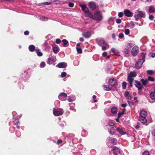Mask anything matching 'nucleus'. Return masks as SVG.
Segmentation results:
<instances>
[{
    "label": "nucleus",
    "mask_w": 155,
    "mask_h": 155,
    "mask_svg": "<svg viewBox=\"0 0 155 155\" xmlns=\"http://www.w3.org/2000/svg\"><path fill=\"white\" fill-rule=\"evenodd\" d=\"M120 153V151L119 150V149L115 147L114 148V153L115 155H117L118 153Z\"/></svg>",
    "instance_id": "obj_24"
},
{
    "label": "nucleus",
    "mask_w": 155,
    "mask_h": 155,
    "mask_svg": "<svg viewBox=\"0 0 155 155\" xmlns=\"http://www.w3.org/2000/svg\"><path fill=\"white\" fill-rule=\"evenodd\" d=\"M41 20L43 21H45L47 20V18L44 17H42L40 18Z\"/></svg>",
    "instance_id": "obj_44"
},
{
    "label": "nucleus",
    "mask_w": 155,
    "mask_h": 155,
    "mask_svg": "<svg viewBox=\"0 0 155 155\" xmlns=\"http://www.w3.org/2000/svg\"><path fill=\"white\" fill-rule=\"evenodd\" d=\"M104 88V90L106 91H110V89L108 85H106L104 84L102 86Z\"/></svg>",
    "instance_id": "obj_29"
},
{
    "label": "nucleus",
    "mask_w": 155,
    "mask_h": 155,
    "mask_svg": "<svg viewBox=\"0 0 155 155\" xmlns=\"http://www.w3.org/2000/svg\"><path fill=\"white\" fill-rule=\"evenodd\" d=\"M147 73L149 74H152L154 73V72L153 70H147Z\"/></svg>",
    "instance_id": "obj_42"
},
{
    "label": "nucleus",
    "mask_w": 155,
    "mask_h": 155,
    "mask_svg": "<svg viewBox=\"0 0 155 155\" xmlns=\"http://www.w3.org/2000/svg\"><path fill=\"white\" fill-rule=\"evenodd\" d=\"M124 37V35L123 33H120L119 35V37L120 38H122Z\"/></svg>",
    "instance_id": "obj_51"
},
{
    "label": "nucleus",
    "mask_w": 155,
    "mask_h": 155,
    "mask_svg": "<svg viewBox=\"0 0 155 155\" xmlns=\"http://www.w3.org/2000/svg\"><path fill=\"white\" fill-rule=\"evenodd\" d=\"M127 86V83L126 82H124L123 83L122 87L123 89H125L126 88Z\"/></svg>",
    "instance_id": "obj_43"
},
{
    "label": "nucleus",
    "mask_w": 155,
    "mask_h": 155,
    "mask_svg": "<svg viewBox=\"0 0 155 155\" xmlns=\"http://www.w3.org/2000/svg\"><path fill=\"white\" fill-rule=\"evenodd\" d=\"M140 81L142 82V84L143 86H145L148 82V80H144L143 78Z\"/></svg>",
    "instance_id": "obj_28"
},
{
    "label": "nucleus",
    "mask_w": 155,
    "mask_h": 155,
    "mask_svg": "<svg viewBox=\"0 0 155 155\" xmlns=\"http://www.w3.org/2000/svg\"><path fill=\"white\" fill-rule=\"evenodd\" d=\"M106 43L105 42L104 40L102 39L100 40L99 42V44L101 46L105 45Z\"/></svg>",
    "instance_id": "obj_35"
},
{
    "label": "nucleus",
    "mask_w": 155,
    "mask_h": 155,
    "mask_svg": "<svg viewBox=\"0 0 155 155\" xmlns=\"http://www.w3.org/2000/svg\"><path fill=\"white\" fill-rule=\"evenodd\" d=\"M67 95L64 93H61L58 96L59 99L61 101H64L66 99Z\"/></svg>",
    "instance_id": "obj_9"
},
{
    "label": "nucleus",
    "mask_w": 155,
    "mask_h": 155,
    "mask_svg": "<svg viewBox=\"0 0 155 155\" xmlns=\"http://www.w3.org/2000/svg\"><path fill=\"white\" fill-rule=\"evenodd\" d=\"M137 87L138 89L139 90H141L142 89V86L141 85H137L135 86Z\"/></svg>",
    "instance_id": "obj_54"
},
{
    "label": "nucleus",
    "mask_w": 155,
    "mask_h": 155,
    "mask_svg": "<svg viewBox=\"0 0 155 155\" xmlns=\"http://www.w3.org/2000/svg\"><path fill=\"white\" fill-rule=\"evenodd\" d=\"M67 74L65 72H62L61 74V76L62 78L64 77Z\"/></svg>",
    "instance_id": "obj_45"
},
{
    "label": "nucleus",
    "mask_w": 155,
    "mask_h": 155,
    "mask_svg": "<svg viewBox=\"0 0 155 155\" xmlns=\"http://www.w3.org/2000/svg\"><path fill=\"white\" fill-rule=\"evenodd\" d=\"M80 6L81 7L82 9L84 12L88 10V8L84 5H80Z\"/></svg>",
    "instance_id": "obj_30"
},
{
    "label": "nucleus",
    "mask_w": 155,
    "mask_h": 155,
    "mask_svg": "<svg viewBox=\"0 0 155 155\" xmlns=\"http://www.w3.org/2000/svg\"><path fill=\"white\" fill-rule=\"evenodd\" d=\"M142 155H150V153L148 151H145L143 153Z\"/></svg>",
    "instance_id": "obj_46"
},
{
    "label": "nucleus",
    "mask_w": 155,
    "mask_h": 155,
    "mask_svg": "<svg viewBox=\"0 0 155 155\" xmlns=\"http://www.w3.org/2000/svg\"><path fill=\"white\" fill-rule=\"evenodd\" d=\"M84 12L85 16L91 18H93V15L89 11V9L85 11Z\"/></svg>",
    "instance_id": "obj_12"
},
{
    "label": "nucleus",
    "mask_w": 155,
    "mask_h": 155,
    "mask_svg": "<svg viewBox=\"0 0 155 155\" xmlns=\"http://www.w3.org/2000/svg\"><path fill=\"white\" fill-rule=\"evenodd\" d=\"M52 50L53 51L55 54H57L59 51L58 48L57 47H53Z\"/></svg>",
    "instance_id": "obj_31"
},
{
    "label": "nucleus",
    "mask_w": 155,
    "mask_h": 155,
    "mask_svg": "<svg viewBox=\"0 0 155 155\" xmlns=\"http://www.w3.org/2000/svg\"><path fill=\"white\" fill-rule=\"evenodd\" d=\"M149 18L150 20H153V16L152 15H150L149 16Z\"/></svg>",
    "instance_id": "obj_58"
},
{
    "label": "nucleus",
    "mask_w": 155,
    "mask_h": 155,
    "mask_svg": "<svg viewBox=\"0 0 155 155\" xmlns=\"http://www.w3.org/2000/svg\"><path fill=\"white\" fill-rule=\"evenodd\" d=\"M54 61L53 58H48V63L49 64H52Z\"/></svg>",
    "instance_id": "obj_32"
},
{
    "label": "nucleus",
    "mask_w": 155,
    "mask_h": 155,
    "mask_svg": "<svg viewBox=\"0 0 155 155\" xmlns=\"http://www.w3.org/2000/svg\"><path fill=\"white\" fill-rule=\"evenodd\" d=\"M111 111L112 114H115L117 113V107H114L111 109Z\"/></svg>",
    "instance_id": "obj_17"
},
{
    "label": "nucleus",
    "mask_w": 155,
    "mask_h": 155,
    "mask_svg": "<svg viewBox=\"0 0 155 155\" xmlns=\"http://www.w3.org/2000/svg\"><path fill=\"white\" fill-rule=\"evenodd\" d=\"M108 83L110 86H114L117 84L116 80L114 78H110L109 80Z\"/></svg>",
    "instance_id": "obj_10"
},
{
    "label": "nucleus",
    "mask_w": 155,
    "mask_h": 155,
    "mask_svg": "<svg viewBox=\"0 0 155 155\" xmlns=\"http://www.w3.org/2000/svg\"><path fill=\"white\" fill-rule=\"evenodd\" d=\"M68 5L69 6L71 7H72L74 6V4L73 3H69Z\"/></svg>",
    "instance_id": "obj_59"
},
{
    "label": "nucleus",
    "mask_w": 155,
    "mask_h": 155,
    "mask_svg": "<svg viewBox=\"0 0 155 155\" xmlns=\"http://www.w3.org/2000/svg\"><path fill=\"white\" fill-rule=\"evenodd\" d=\"M149 12L150 13L155 12V8L153 6H150L149 9Z\"/></svg>",
    "instance_id": "obj_26"
},
{
    "label": "nucleus",
    "mask_w": 155,
    "mask_h": 155,
    "mask_svg": "<svg viewBox=\"0 0 155 155\" xmlns=\"http://www.w3.org/2000/svg\"><path fill=\"white\" fill-rule=\"evenodd\" d=\"M107 53L106 52H104L103 53L102 55L104 57H105L107 56Z\"/></svg>",
    "instance_id": "obj_61"
},
{
    "label": "nucleus",
    "mask_w": 155,
    "mask_h": 155,
    "mask_svg": "<svg viewBox=\"0 0 155 155\" xmlns=\"http://www.w3.org/2000/svg\"><path fill=\"white\" fill-rule=\"evenodd\" d=\"M137 12L138 14H135L134 15V17L136 21H137L139 18H145L146 14L145 12L140 11L139 10H137Z\"/></svg>",
    "instance_id": "obj_2"
},
{
    "label": "nucleus",
    "mask_w": 155,
    "mask_h": 155,
    "mask_svg": "<svg viewBox=\"0 0 155 155\" xmlns=\"http://www.w3.org/2000/svg\"><path fill=\"white\" fill-rule=\"evenodd\" d=\"M148 81H155V79L153 77L150 76L148 77Z\"/></svg>",
    "instance_id": "obj_39"
},
{
    "label": "nucleus",
    "mask_w": 155,
    "mask_h": 155,
    "mask_svg": "<svg viewBox=\"0 0 155 155\" xmlns=\"http://www.w3.org/2000/svg\"><path fill=\"white\" fill-rule=\"evenodd\" d=\"M147 115L146 111L143 110H141L140 113V116H142L143 117H146Z\"/></svg>",
    "instance_id": "obj_20"
},
{
    "label": "nucleus",
    "mask_w": 155,
    "mask_h": 155,
    "mask_svg": "<svg viewBox=\"0 0 155 155\" xmlns=\"http://www.w3.org/2000/svg\"><path fill=\"white\" fill-rule=\"evenodd\" d=\"M117 130L118 132L122 135H124L126 134L122 129H120L119 128L117 127Z\"/></svg>",
    "instance_id": "obj_25"
},
{
    "label": "nucleus",
    "mask_w": 155,
    "mask_h": 155,
    "mask_svg": "<svg viewBox=\"0 0 155 155\" xmlns=\"http://www.w3.org/2000/svg\"><path fill=\"white\" fill-rule=\"evenodd\" d=\"M29 34V32L28 31H26L24 32V34L25 35H28Z\"/></svg>",
    "instance_id": "obj_57"
},
{
    "label": "nucleus",
    "mask_w": 155,
    "mask_h": 155,
    "mask_svg": "<svg viewBox=\"0 0 155 155\" xmlns=\"http://www.w3.org/2000/svg\"><path fill=\"white\" fill-rule=\"evenodd\" d=\"M111 50L113 52V53L115 55H119V51L118 50L115 49L114 48H112L111 49Z\"/></svg>",
    "instance_id": "obj_18"
},
{
    "label": "nucleus",
    "mask_w": 155,
    "mask_h": 155,
    "mask_svg": "<svg viewBox=\"0 0 155 155\" xmlns=\"http://www.w3.org/2000/svg\"><path fill=\"white\" fill-rule=\"evenodd\" d=\"M139 120L141 122L144 123H146L147 121L146 117H143L142 116H140Z\"/></svg>",
    "instance_id": "obj_15"
},
{
    "label": "nucleus",
    "mask_w": 155,
    "mask_h": 155,
    "mask_svg": "<svg viewBox=\"0 0 155 155\" xmlns=\"http://www.w3.org/2000/svg\"><path fill=\"white\" fill-rule=\"evenodd\" d=\"M15 125L18 128H19L20 127L19 123L18 121H17L15 122Z\"/></svg>",
    "instance_id": "obj_49"
},
{
    "label": "nucleus",
    "mask_w": 155,
    "mask_h": 155,
    "mask_svg": "<svg viewBox=\"0 0 155 155\" xmlns=\"http://www.w3.org/2000/svg\"><path fill=\"white\" fill-rule=\"evenodd\" d=\"M124 13L125 15L127 17H131L133 14V12H131L129 10L127 9H125L124 11Z\"/></svg>",
    "instance_id": "obj_8"
},
{
    "label": "nucleus",
    "mask_w": 155,
    "mask_h": 155,
    "mask_svg": "<svg viewBox=\"0 0 155 155\" xmlns=\"http://www.w3.org/2000/svg\"><path fill=\"white\" fill-rule=\"evenodd\" d=\"M127 81L129 82L130 84V87H132V86L133 82L134 81V79L131 77L130 76H128Z\"/></svg>",
    "instance_id": "obj_14"
},
{
    "label": "nucleus",
    "mask_w": 155,
    "mask_h": 155,
    "mask_svg": "<svg viewBox=\"0 0 155 155\" xmlns=\"http://www.w3.org/2000/svg\"><path fill=\"white\" fill-rule=\"evenodd\" d=\"M124 15V13L122 12H120L118 14V16L119 17H122Z\"/></svg>",
    "instance_id": "obj_52"
},
{
    "label": "nucleus",
    "mask_w": 155,
    "mask_h": 155,
    "mask_svg": "<svg viewBox=\"0 0 155 155\" xmlns=\"http://www.w3.org/2000/svg\"><path fill=\"white\" fill-rule=\"evenodd\" d=\"M125 95L127 99L130 100L131 99V97L129 94V93L128 91H126L125 92Z\"/></svg>",
    "instance_id": "obj_34"
},
{
    "label": "nucleus",
    "mask_w": 155,
    "mask_h": 155,
    "mask_svg": "<svg viewBox=\"0 0 155 155\" xmlns=\"http://www.w3.org/2000/svg\"><path fill=\"white\" fill-rule=\"evenodd\" d=\"M62 142V141L61 140H58L57 142V144H59L61 143Z\"/></svg>",
    "instance_id": "obj_63"
},
{
    "label": "nucleus",
    "mask_w": 155,
    "mask_h": 155,
    "mask_svg": "<svg viewBox=\"0 0 155 155\" xmlns=\"http://www.w3.org/2000/svg\"><path fill=\"white\" fill-rule=\"evenodd\" d=\"M28 49L31 52L34 51L35 50V47L33 45H31L28 47Z\"/></svg>",
    "instance_id": "obj_19"
},
{
    "label": "nucleus",
    "mask_w": 155,
    "mask_h": 155,
    "mask_svg": "<svg viewBox=\"0 0 155 155\" xmlns=\"http://www.w3.org/2000/svg\"><path fill=\"white\" fill-rule=\"evenodd\" d=\"M51 4V3H49V2H44V3H43L41 4V5H50Z\"/></svg>",
    "instance_id": "obj_48"
},
{
    "label": "nucleus",
    "mask_w": 155,
    "mask_h": 155,
    "mask_svg": "<svg viewBox=\"0 0 155 155\" xmlns=\"http://www.w3.org/2000/svg\"><path fill=\"white\" fill-rule=\"evenodd\" d=\"M135 82L136 83V84H135V86H137V85H141V83H140L139 82V81H135Z\"/></svg>",
    "instance_id": "obj_47"
},
{
    "label": "nucleus",
    "mask_w": 155,
    "mask_h": 155,
    "mask_svg": "<svg viewBox=\"0 0 155 155\" xmlns=\"http://www.w3.org/2000/svg\"><path fill=\"white\" fill-rule=\"evenodd\" d=\"M67 64L65 62H61L58 63L56 66L59 68H64L67 67Z\"/></svg>",
    "instance_id": "obj_11"
},
{
    "label": "nucleus",
    "mask_w": 155,
    "mask_h": 155,
    "mask_svg": "<svg viewBox=\"0 0 155 155\" xmlns=\"http://www.w3.org/2000/svg\"><path fill=\"white\" fill-rule=\"evenodd\" d=\"M88 5L90 8L93 10H94L96 8V5L94 2H90L88 4Z\"/></svg>",
    "instance_id": "obj_13"
},
{
    "label": "nucleus",
    "mask_w": 155,
    "mask_h": 155,
    "mask_svg": "<svg viewBox=\"0 0 155 155\" xmlns=\"http://www.w3.org/2000/svg\"><path fill=\"white\" fill-rule=\"evenodd\" d=\"M64 113V111L62 109L58 110L54 108L53 110V114L55 116H58L62 115Z\"/></svg>",
    "instance_id": "obj_5"
},
{
    "label": "nucleus",
    "mask_w": 155,
    "mask_h": 155,
    "mask_svg": "<svg viewBox=\"0 0 155 155\" xmlns=\"http://www.w3.org/2000/svg\"><path fill=\"white\" fill-rule=\"evenodd\" d=\"M75 100V98L74 96H69L68 97V101L69 102L74 101Z\"/></svg>",
    "instance_id": "obj_23"
},
{
    "label": "nucleus",
    "mask_w": 155,
    "mask_h": 155,
    "mask_svg": "<svg viewBox=\"0 0 155 155\" xmlns=\"http://www.w3.org/2000/svg\"><path fill=\"white\" fill-rule=\"evenodd\" d=\"M40 67L41 68H43L45 66V62L42 61L40 65Z\"/></svg>",
    "instance_id": "obj_36"
},
{
    "label": "nucleus",
    "mask_w": 155,
    "mask_h": 155,
    "mask_svg": "<svg viewBox=\"0 0 155 155\" xmlns=\"http://www.w3.org/2000/svg\"><path fill=\"white\" fill-rule=\"evenodd\" d=\"M106 142L107 143H110L113 145H115L117 144V141L115 138L109 137L107 139Z\"/></svg>",
    "instance_id": "obj_7"
},
{
    "label": "nucleus",
    "mask_w": 155,
    "mask_h": 155,
    "mask_svg": "<svg viewBox=\"0 0 155 155\" xmlns=\"http://www.w3.org/2000/svg\"><path fill=\"white\" fill-rule=\"evenodd\" d=\"M127 106V104H123L121 105V106L123 107H125Z\"/></svg>",
    "instance_id": "obj_64"
},
{
    "label": "nucleus",
    "mask_w": 155,
    "mask_h": 155,
    "mask_svg": "<svg viewBox=\"0 0 155 155\" xmlns=\"http://www.w3.org/2000/svg\"><path fill=\"white\" fill-rule=\"evenodd\" d=\"M56 43L57 44H58L60 43L61 40L59 39H57L56 40Z\"/></svg>",
    "instance_id": "obj_53"
},
{
    "label": "nucleus",
    "mask_w": 155,
    "mask_h": 155,
    "mask_svg": "<svg viewBox=\"0 0 155 155\" xmlns=\"http://www.w3.org/2000/svg\"><path fill=\"white\" fill-rule=\"evenodd\" d=\"M116 22L117 23L119 24L121 22V20L120 19H117L116 20Z\"/></svg>",
    "instance_id": "obj_55"
},
{
    "label": "nucleus",
    "mask_w": 155,
    "mask_h": 155,
    "mask_svg": "<svg viewBox=\"0 0 155 155\" xmlns=\"http://www.w3.org/2000/svg\"><path fill=\"white\" fill-rule=\"evenodd\" d=\"M123 114V113H119L118 114V117H119V118H120V117L121 115H122Z\"/></svg>",
    "instance_id": "obj_62"
},
{
    "label": "nucleus",
    "mask_w": 155,
    "mask_h": 155,
    "mask_svg": "<svg viewBox=\"0 0 155 155\" xmlns=\"http://www.w3.org/2000/svg\"><path fill=\"white\" fill-rule=\"evenodd\" d=\"M96 96L94 95L93 96V99L94 100V102H95L97 101V100H94L96 98Z\"/></svg>",
    "instance_id": "obj_60"
},
{
    "label": "nucleus",
    "mask_w": 155,
    "mask_h": 155,
    "mask_svg": "<svg viewBox=\"0 0 155 155\" xmlns=\"http://www.w3.org/2000/svg\"><path fill=\"white\" fill-rule=\"evenodd\" d=\"M35 51L38 56L41 57L42 56L43 54L40 51V50L38 48H36L35 49Z\"/></svg>",
    "instance_id": "obj_21"
},
{
    "label": "nucleus",
    "mask_w": 155,
    "mask_h": 155,
    "mask_svg": "<svg viewBox=\"0 0 155 155\" xmlns=\"http://www.w3.org/2000/svg\"><path fill=\"white\" fill-rule=\"evenodd\" d=\"M108 124L110 127H111L112 128H113L114 126V124L113 123H109Z\"/></svg>",
    "instance_id": "obj_56"
},
{
    "label": "nucleus",
    "mask_w": 155,
    "mask_h": 155,
    "mask_svg": "<svg viewBox=\"0 0 155 155\" xmlns=\"http://www.w3.org/2000/svg\"><path fill=\"white\" fill-rule=\"evenodd\" d=\"M83 35L84 37L87 38H89L91 34L89 31H86L83 33Z\"/></svg>",
    "instance_id": "obj_16"
},
{
    "label": "nucleus",
    "mask_w": 155,
    "mask_h": 155,
    "mask_svg": "<svg viewBox=\"0 0 155 155\" xmlns=\"http://www.w3.org/2000/svg\"><path fill=\"white\" fill-rule=\"evenodd\" d=\"M139 47L137 46H134L131 50L132 54L134 56H136L139 52Z\"/></svg>",
    "instance_id": "obj_6"
},
{
    "label": "nucleus",
    "mask_w": 155,
    "mask_h": 155,
    "mask_svg": "<svg viewBox=\"0 0 155 155\" xmlns=\"http://www.w3.org/2000/svg\"><path fill=\"white\" fill-rule=\"evenodd\" d=\"M94 19H97L98 20H101L103 18L102 15L100 12H97L94 13L92 18Z\"/></svg>",
    "instance_id": "obj_4"
},
{
    "label": "nucleus",
    "mask_w": 155,
    "mask_h": 155,
    "mask_svg": "<svg viewBox=\"0 0 155 155\" xmlns=\"http://www.w3.org/2000/svg\"><path fill=\"white\" fill-rule=\"evenodd\" d=\"M141 56L142 57V59H139L135 64V67L136 68L139 69L140 68L143 63L145 61V53L144 52L141 53Z\"/></svg>",
    "instance_id": "obj_1"
},
{
    "label": "nucleus",
    "mask_w": 155,
    "mask_h": 155,
    "mask_svg": "<svg viewBox=\"0 0 155 155\" xmlns=\"http://www.w3.org/2000/svg\"><path fill=\"white\" fill-rule=\"evenodd\" d=\"M149 55L150 56L153 58L155 57V53H151Z\"/></svg>",
    "instance_id": "obj_50"
},
{
    "label": "nucleus",
    "mask_w": 155,
    "mask_h": 155,
    "mask_svg": "<svg viewBox=\"0 0 155 155\" xmlns=\"http://www.w3.org/2000/svg\"><path fill=\"white\" fill-rule=\"evenodd\" d=\"M132 48V45L129 43L124 47L123 49V52L126 56H127L129 54Z\"/></svg>",
    "instance_id": "obj_3"
},
{
    "label": "nucleus",
    "mask_w": 155,
    "mask_h": 155,
    "mask_svg": "<svg viewBox=\"0 0 155 155\" xmlns=\"http://www.w3.org/2000/svg\"><path fill=\"white\" fill-rule=\"evenodd\" d=\"M130 32L129 30L128 29H126L125 30L124 33L125 35H128Z\"/></svg>",
    "instance_id": "obj_40"
},
{
    "label": "nucleus",
    "mask_w": 155,
    "mask_h": 155,
    "mask_svg": "<svg viewBox=\"0 0 155 155\" xmlns=\"http://www.w3.org/2000/svg\"><path fill=\"white\" fill-rule=\"evenodd\" d=\"M128 76L132 77H135L137 76V73L135 71L130 72L128 74Z\"/></svg>",
    "instance_id": "obj_27"
},
{
    "label": "nucleus",
    "mask_w": 155,
    "mask_h": 155,
    "mask_svg": "<svg viewBox=\"0 0 155 155\" xmlns=\"http://www.w3.org/2000/svg\"><path fill=\"white\" fill-rule=\"evenodd\" d=\"M150 96L151 99L152 100H155V89L154 91L150 93Z\"/></svg>",
    "instance_id": "obj_22"
},
{
    "label": "nucleus",
    "mask_w": 155,
    "mask_h": 155,
    "mask_svg": "<svg viewBox=\"0 0 155 155\" xmlns=\"http://www.w3.org/2000/svg\"><path fill=\"white\" fill-rule=\"evenodd\" d=\"M62 41L63 42V45L64 46L66 45L68 43V41L65 39L62 40Z\"/></svg>",
    "instance_id": "obj_41"
},
{
    "label": "nucleus",
    "mask_w": 155,
    "mask_h": 155,
    "mask_svg": "<svg viewBox=\"0 0 155 155\" xmlns=\"http://www.w3.org/2000/svg\"><path fill=\"white\" fill-rule=\"evenodd\" d=\"M102 47V49L103 50H105L107 49H108L109 47V45L106 43L104 45L101 46Z\"/></svg>",
    "instance_id": "obj_33"
},
{
    "label": "nucleus",
    "mask_w": 155,
    "mask_h": 155,
    "mask_svg": "<svg viewBox=\"0 0 155 155\" xmlns=\"http://www.w3.org/2000/svg\"><path fill=\"white\" fill-rule=\"evenodd\" d=\"M110 134L112 135H113L115 133V131L113 129H111L109 131Z\"/></svg>",
    "instance_id": "obj_38"
},
{
    "label": "nucleus",
    "mask_w": 155,
    "mask_h": 155,
    "mask_svg": "<svg viewBox=\"0 0 155 155\" xmlns=\"http://www.w3.org/2000/svg\"><path fill=\"white\" fill-rule=\"evenodd\" d=\"M76 49L77 52L79 54H81L82 53V50L81 48H78V47H76Z\"/></svg>",
    "instance_id": "obj_37"
}]
</instances>
